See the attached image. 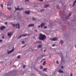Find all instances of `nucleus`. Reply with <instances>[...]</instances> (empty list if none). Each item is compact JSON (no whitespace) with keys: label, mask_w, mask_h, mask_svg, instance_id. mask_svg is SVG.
<instances>
[{"label":"nucleus","mask_w":76,"mask_h":76,"mask_svg":"<svg viewBox=\"0 0 76 76\" xmlns=\"http://www.w3.org/2000/svg\"><path fill=\"white\" fill-rule=\"evenodd\" d=\"M61 68H62V69H63V68H64V67L63 66H61Z\"/></svg>","instance_id":"31"},{"label":"nucleus","mask_w":76,"mask_h":76,"mask_svg":"<svg viewBox=\"0 0 76 76\" xmlns=\"http://www.w3.org/2000/svg\"><path fill=\"white\" fill-rule=\"evenodd\" d=\"M25 13H26V14H30V11H25Z\"/></svg>","instance_id":"7"},{"label":"nucleus","mask_w":76,"mask_h":76,"mask_svg":"<svg viewBox=\"0 0 76 76\" xmlns=\"http://www.w3.org/2000/svg\"><path fill=\"white\" fill-rule=\"evenodd\" d=\"M22 42V44H24V41H23Z\"/></svg>","instance_id":"37"},{"label":"nucleus","mask_w":76,"mask_h":76,"mask_svg":"<svg viewBox=\"0 0 76 76\" xmlns=\"http://www.w3.org/2000/svg\"><path fill=\"white\" fill-rule=\"evenodd\" d=\"M61 62H62V59H61Z\"/></svg>","instance_id":"47"},{"label":"nucleus","mask_w":76,"mask_h":76,"mask_svg":"<svg viewBox=\"0 0 76 76\" xmlns=\"http://www.w3.org/2000/svg\"><path fill=\"white\" fill-rule=\"evenodd\" d=\"M35 70H36V71H37V72H38V69H35Z\"/></svg>","instance_id":"33"},{"label":"nucleus","mask_w":76,"mask_h":76,"mask_svg":"<svg viewBox=\"0 0 76 76\" xmlns=\"http://www.w3.org/2000/svg\"><path fill=\"white\" fill-rule=\"evenodd\" d=\"M15 67H16V66H15Z\"/></svg>","instance_id":"50"},{"label":"nucleus","mask_w":76,"mask_h":76,"mask_svg":"<svg viewBox=\"0 0 76 76\" xmlns=\"http://www.w3.org/2000/svg\"><path fill=\"white\" fill-rule=\"evenodd\" d=\"M7 9L8 10H11V8H10V7H8Z\"/></svg>","instance_id":"23"},{"label":"nucleus","mask_w":76,"mask_h":76,"mask_svg":"<svg viewBox=\"0 0 76 76\" xmlns=\"http://www.w3.org/2000/svg\"><path fill=\"white\" fill-rule=\"evenodd\" d=\"M41 12H42V11H44V10H41Z\"/></svg>","instance_id":"34"},{"label":"nucleus","mask_w":76,"mask_h":76,"mask_svg":"<svg viewBox=\"0 0 76 76\" xmlns=\"http://www.w3.org/2000/svg\"><path fill=\"white\" fill-rule=\"evenodd\" d=\"M1 7H2V8H3V4H1Z\"/></svg>","instance_id":"20"},{"label":"nucleus","mask_w":76,"mask_h":76,"mask_svg":"<svg viewBox=\"0 0 76 76\" xmlns=\"http://www.w3.org/2000/svg\"><path fill=\"white\" fill-rule=\"evenodd\" d=\"M38 48H41L42 47V45H40L38 46Z\"/></svg>","instance_id":"15"},{"label":"nucleus","mask_w":76,"mask_h":76,"mask_svg":"<svg viewBox=\"0 0 76 76\" xmlns=\"http://www.w3.org/2000/svg\"><path fill=\"white\" fill-rule=\"evenodd\" d=\"M15 10H23V8H21L20 9V8H19V7H18L16 8V7H15Z\"/></svg>","instance_id":"3"},{"label":"nucleus","mask_w":76,"mask_h":76,"mask_svg":"<svg viewBox=\"0 0 76 76\" xmlns=\"http://www.w3.org/2000/svg\"><path fill=\"white\" fill-rule=\"evenodd\" d=\"M58 73H63V71L62 70H61V69H59L58 71Z\"/></svg>","instance_id":"8"},{"label":"nucleus","mask_w":76,"mask_h":76,"mask_svg":"<svg viewBox=\"0 0 76 76\" xmlns=\"http://www.w3.org/2000/svg\"><path fill=\"white\" fill-rule=\"evenodd\" d=\"M39 74L41 75H42V73L41 72H40L39 73Z\"/></svg>","instance_id":"29"},{"label":"nucleus","mask_w":76,"mask_h":76,"mask_svg":"<svg viewBox=\"0 0 76 76\" xmlns=\"http://www.w3.org/2000/svg\"><path fill=\"white\" fill-rule=\"evenodd\" d=\"M42 60H45V58H43V59H42Z\"/></svg>","instance_id":"41"},{"label":"nucleus","mask_w":76,"mask_h":76,"mask_svg":"<svg viewBox=\"0 0 76 76\" xmlns=\"http://www.w3.org/2000/svg\"><path fill=\"white\" fill-rule=\"evenodd\" d=\"M7 6H10V5H9V2H8L7 4Z\"/></svg>","instance_id":"36"},{"label":"nucleus","mask_w":76,"mask_h":76,"mask_svg":"<svg viewBox=\"0 0 76 76\" xmlns=\"http://www.w3.org/2000/svg\"><path fill=\"white\" fill-rule=\"evenodd\" d=\"M34 26V24H31L29 25L28 26V27H30V26Z\"/></svg>","instance_id":"12"},{"label":"nucleus","mask_w":76,"mask_h":76,"mask_svg":"<svg viewBox=\"0 0 76 76\" xmlns=\"http://www.w3.org/2000/svg\"><path fill=\"white\" fill-rule=\"evenodd\" d=\"M56 7H57L58 8V6H57Z\"/></svg>","instance_id":"43"},{"label":"nucleus","mask_w":76,"mask_h":76,"mask_svg":"<svg viewBox=\"0 0 76 76\" xmlns=\"http://www.w3.org/2000/svg\"><path fill=\"white\" fill-rule=\"evenodd\" d=\"M26 45H25L24 46H23L22 47H25Z\"/></svg>","instance_id":"45"},{"label":"nucleus","mask_w":76,"mask_h":76,"mask_svg":"<svg viewBox=\"0 0 76 76\" xmlns=\"http://www.w3.org/2000/svg\"><path fill=\"white\" fill-rule=\"evenodd\" d=\"M25 67H26V66L25 65H24L23 66V68L24 69V68H25Z\"/></svg>","instance_id":"25"},{"label":"nucleus","mask_w":76,"mask_h":76,"mask_svg":"<svg viewBox=\"0 0 76 76\" xmlns=\"http://www.w3.org/2000/svg\"><path fill=\"white\" fill-rule=\"evenodd\" d=\"M76 3V0L75 1L73 4V6H74L75 4V3Z\"/></svg>","instance_id":"16"},{"label":"nucleus","mask_w":76,"mask_h":76,"mask_svg":"<svg viewBox=\"0 0 76 76\" xmlns=\"http://www.w3.org/2000/svg\"><path fill=\"white\" fill-rule=\"evenodd\" d=\"M2 41H3V40H0V42H2Z\"/></svg>","instance_id":"39"},{"label":"nucleus","mask_w":76,"mask_h":76,"mask_svg":"<svg viewBox=\"0 0 76 76\" xmlns=\"http://www.w3.org/2000/svg\"><path fill=\"white\" fill-rule=\"evenodd\" d=\"M71 13H70L69 14L68 17H69V16H70L71 15Z\"/></svg>","instance_id":"21"},{"label":"nucleus","mask_w":76,"mask_h":76,"mask_svg":"<svg viewBox=\"0 0 76 76\" xmlns=\"http://www.w3.org/2000/svg\"><path fill=\"white\" fill-rule=\"evenodd\" d=\"M48 6H49V4H46L45 5V7H47Z\"/></svg>","instance_id":"14"},{"label":"nucleus","mask_w":76,"mask_h":76,"mask_svg":"<svg viewBox=\"0 0 76 76\" xmlns=\"http://www.w3.org/2000/svg\"><path fill=\"white\" fill-rule=\"evenodd\" d=\"M41 51H42V49H41Z\"/></svg>","instance_id":"48"},{"label":"nucleus","mask_w":76,"mask_h":76,"mask_svg":"<svg viewBox=\"0 0 76 76\" xmlns=\"http://www.w3.org/2000/svg\"><path fill=\"white\" fill-rule=\"evenodd\" d=\"M26 35H27V34H23V35H21L20 36V37H18V38H21V37H26Z\"/></svg>","instance_id":"6"},{"label":"nucleus","mask_w":76,"mask_h":76,"mask_svg":"<svg viewBox=\"0 0 76 76\" xmlns=\"http://www.w3.org/2000/svg\"><path fill=\"white\" fill-rule=\"evenodd\" d=\"M45 62H46V61H45L43 63V65H45Z\"/></svg>","instance_id":"18"},{"label":"nucleus","mask_w":76,"mask_h":76,"mask_svg":"<svg viewBox=\"0 0 76 76\" xmlns=\"http://www.w3.org/2000/svg\"><path fill=\"white\" fill-rule=\"evenodd\" d=\"M61 45H62V44H63V41L62 40H61Z\"/></svg>","instance_id":"17"},{"label":"nucleus","mask_w":76,"mask_h":76,"mask_svg":"<svg viewBox=\"0 0 76 76\" xmlns=\"http://www.w3.org/2000/svg\"><path fill=\"white\" fill-rule=\"evenodd\" d=\"M12 34V33L9 32L8 33V36H11Z\"/></svg>","instance_id":"11"},{"label":"nucleus","mask_w":76,"mask_h":76,"mask_svg":"<svg viewBox=\"0 0 76 76\" xmlns=\"http://www.w3.org/2000/svg\"><path fill=\"white\" fill-rule=\"evenodd\" d=\"M5 26H2L1 27V30H3L5 28Z\"/></svg>","instance_id":"9"},{"label":"nucleus","mask_w":76,"mask_h":76,"mask_svg":"<svg viewBox=\"0 0 76 76\" xmlns=\"http://www.w3.org/2000/svg\"><path fill=\"white\" fill-rule=\"evenodd\" d=\"M32 19L33 20H36V19H35V18H33Z\"/></svg>","instance_id":"19"},{"label":"nucleus","mask_w":76,"mask_h":76,"mask_svg":"<svg viewBox=\"0 0 76 76\" xmlns=\"http://www.w3.org/2000/svg\"><path fill=\"white\" fill-rule=\"evenodd\" d=\"M26 1H29V0H26L25 1V2H26Z\"/></svg>","instance_id":"35"},{"label":"nucleus","mask_w":76,"mask_h":76,"mask_svg":"<svg viewBox=\"0 0 76 76\" xmlns=\"http://www.w3.org/2000/svg\"><path fill=\"white\" fill-rule=\"evenodd\" d=\"M45 25V23H42L41 24V28H42Z\"/></svg>","instance_id":"10"},{"label":"nucleus","mask_w":76,"mask_h":76,"mask_svg":"<svg viewBox=\"0 0 76 76\" xmlns=\"http://www.w3.org/2000/svg\"><path fill=\"white\" fill-rule=\"evenodd\" d=\"M37 42L38 43H41L42 42L39 41H38Z\"/></svg>","instance_id":"22"},{"label":"nucleus","mask_w":76,"mask_h":76,"mask_svg":"<svg viewBox=\"0 0 76 76\" xmlns=\"http://www.w3.org/2000/svg\"><path fill=\"white\" fill-rule=\"evenodd\" d=\"M5 23V25H6V24H7V22H6Z\"/></svg>","instance_id":"38"},{"label":"nucleus","mask_w":76,"mask_h":76,"mask_svg":"<svg viewBox=\"0 0 76 76\" xmlns=\"http://www.w3.org/2000/svg\"><path fill=\"white\" fill-rule=\"evenodd\" d=\"M20 56H18V58H20Z\"/></svg>","instance_id":"28"},{"label":"nucleus","mask_w":76,"mask_h":76,"mask_svg":"<svg viewBox=\"0 0 76 76\" xmlns=\"http://www.w3.org/2000/svg\"><path fill=\"white\" fill-rule=\"evenodd\" d=\"M45 51H46V50H44V52H45Z\"/></svg>","instance_id":"44"},{"label":"nucleus","mask_w":76,"mask_h":76,"mask_svg":"<svg viewBox=\"0 0 76 76\" xmlns=\"http://www.w3.org/2000/svg\"><path fill=\"white\" fill-rule=\"evenodd\" d=\"M35 31H36V32H37V30H35Z\"/></svg>","instance_id":"46"},{"label":"nucleus","mask_w":76,"mask_h":76,"mask_svg":"<svg viewBox=\"0 0 76 76\" xmlns=\"http://www.w3.org/2000/svg\"><path fill=\"white\" fill-rule=\"evenodd\" d=\"M2 39H4V36L2 37Z\"/></svg>","instance_id":"42"},{"label":"nucleus","mask_w":76,"mask_h":76,"mask_svg":"<svg viewBox=\"0 0 76 76\" xmlns=\"http://www.w3.org/2000/svg\"><path fill=\"white\" fill-rule=\"evenodd\" d=\"M40 67V69H42V66H41Z\"/></svg>","instance_id":"26"},{"label":"nucleus","mask_w":76,"mask_h":76,"mask_svg":"<svg viewBox=\"0 0 76 76\" xmlns=\"http://www.w3.org/2000/svg\"><path fill=\"white\" fill-rule=\"evenodd\" d=\"M47 28V26H45L44 27V28Z\"/></svg>","instance_id":"27"},{"label":"nucleus","mask_w":76,"mask_h":76,"mask_svg":"<svg viewBox=\"0 0 76 76\" xmlns=\"http://www.w3.org/2000/svg\"><path fill=\"white\" fill-rule=\"evenodd\" d=\"M56 63L57 64H58V61H56Z\"/></svg>","instance_id":"24"},{"label":"nucleus","mask_w":76,"mask_h":76,"mask_svg":"<svg viewBox=\"0 0 76 76\" xmlns=\"http://www.w3.org/2000/svg\"><path fill=\"white\" fill-rule=\"evenodd\" d=\"M39 1H43V0H38Z\"/></svg>","instance_id":"30"},{"label":"nucleus","mask_w":76,"mask_h":76,"mask_svg":"<svg viewBox=\"0 0 76 76\" xmlns=\"http://www.w3.org/2000/svg\"><path fill=\"white\" fill-rule=\"evenodd\" d=\"M38 28H40L41 27V26H38Z\"/></svg>","instance_id":"40"},{"label":"nucleus","mask_w":76,"mask_h":76,"mask_svg":"<svg viewBox=\"0 0 76 76\" xmlns=\"http://www.w3.org/2000/svg\"><path fill=\"white\" fill-rule=\"evenodd\" d=\"M46 38V36L44 35H43L42 34H39V39L40 40H44Z\"/></svg>","instance_id":"1"},{"label":"nucleus","mask_w":76,"mask_h":76,"mask_svg":"<svg viewBox=\"0 0 76 76\" xmlns=\"http://www.w3.org/2000/svg\"><path fill=\"white\" fill-rule=\"evenodd\" d=\"M14 51V49H13L11 50H10V51H9L8 52V54H10V53H12V52H13Z\"/></svg>","instance_id":"5"},{"label":"nucleus","mask_w":76,"mask_h":76,"mask_svg":"<svg viewBox=\"0 0 76 76\" xmlns=\"http://www.w3.org/2000/svg\"><path fill=\"white\" fill-rule=\"evenodd\" d=\"M47 68H45L43 69V72H47Z\"/></svg>","instance_id":"13"},{"label":"nucleus","mask_w":76,"mask_h":76,"mask_svg":"<svg viewBox=\"0 0 76 76\" xmlns=\"http://www.w3.org/2000/svg\"><path fill=\"white\" fill-rule=\"evenodd\" d=\"M13 67H14V66H13Z\"/></svg>","instance_id":"49"},{"label":"nucleus","mask_w":76,"mask_h":76,"mask_svg":"<svg viewBox=\"0 0 76 76\" xmlns=\"http://www.w3.org/2000/svg\"><path fill=\"white\" fill-rule=\"evenodd\" d=\"M56 45H52V47H54Z\"/></svg>","instance_id":"32"},{"label":"nucleus","mask_w":76,"mask_h":76,"mask_svg":"<svg viewBox=\"0 0 76 76\" xmlns=\"http://www.w3.org/2000/svg\"><path fill=\"white\" fill-rule=\"evenodd\" d=\"M57 37H55L50 39V40H51V41H57Z\"/></svg>","instance_id":"4"},{"label":"nucleus","mask_w":76,"mask_h":76,"mask_svg":"<svg viewBox=\"0 0 76 76\" xmlns=\"http://www.w3.org/2000/svg\"><path fill=\"white\" fill-rule=\"evenodd\" d=\"M12 25L13 27H15V26H16L17 28H20V26L19 25V24L18 23L16 25H15V24H12Z\"/></svg>","instance_id":"2"}]
</instances>
